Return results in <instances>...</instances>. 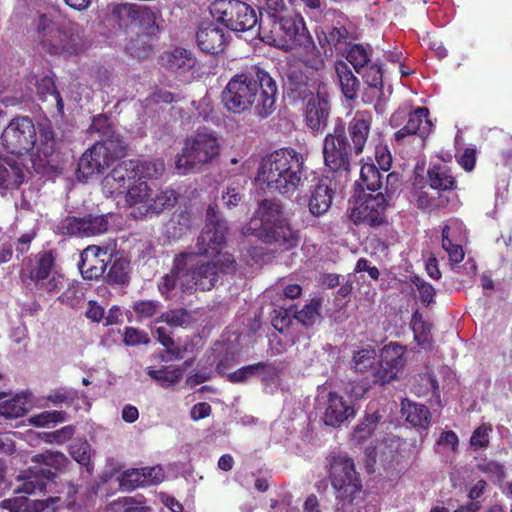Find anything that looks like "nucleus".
<instances>
[{
	"label": "nucleus",
	"instance_id": "obj_38",
	"mask_svg": "<svg viewBox=\"0 0 512 512\" xmlns=\"http://www.w3.org/2000/svg\"><path fill=\"white\" fill-rule=\"evenodd\" d=\"M336 72L344 97L349 101L356 100L360 90L359 79L353 74L346 63L338 64L336 66Z\"/></svg>",
	"mask_w": 512,
	"mask_h": 512
},
{
	"label": "nucleus",
	"instance_id": "obj_18",
	"mask_svg": "<svg viewBox=\"0 0 512 512\" xmlns=\"http://www.w3.org/2000/svg\"><path fill=\"white\" fill-rule=\"evenodd\" d=\"M110 20L120 30H127L135 24H155V13L147 6L134 3H116L111 6Z\"/></svg>",
	"mask_w": 512,
	"mask_h": 512
},
{
	"label": "nucleus",
	"instance_id": "obj_30",
	"mask_svg": "<svg viewBox=\"0 0 512 512\" xmlns=\"http://www.w3.org/2000/svg\"><path fill=\"white\" fill-rule=\"evenodd\" d=\"M25 180L23 166L15 160L0 158V192L18 189Z\"/></svg>",
	"mask_w": 512,
	"mask_h": 512
},
{
	"label": "nucleus",
	"instance_id": "obj_47",
	"mask_svg": "<svg viewBox=\"0 0 512 512\" xmlns=\"http://www.w3.org/2000/svg\"><path fill=\"white\" fill-rule=\"evenodd\" d=\"M376 359V351L371 348H363L357 352L354 353L353 359H352V368L356 372L364 373L368 371L369 369L374 368Z\"/></svg>",
	"mask_w": 512,
	"mask_h": 512
},
{
	"label": "nucleus",
	"instance_id": "obj_41",
	"mask_svg": "<svg viewBox=\"0 0 512 512\" xmlns=\"http://www.w3.org/2000/svg\"><path fill=\"white\" fill-rule=\"evenodd\" d=\"M38 91L43 101H48L55 104L57 115L62 117L64 115V102L60 92L56 89L54 80L51 77H43L38 84Z\"/></svg>",
	"mask_w": 512,
	"mask_h": 512
},
{
	"label": "nucleus",
	"instance_id": "obj_42",
	"mask_svg": "<svg viewBox=\"0 0 512 512\" xmlns=\"http://www.w3.org/2000/svg\"><path fill=\"white\" fill-rule=\"evenodd\" d=\"M346 59L353 66L355 71L360 74L362 69L368 65L371 60L372 48L369 45L352 44L349 45Z\"/></svg>",
	"mask_w": 512,
	"mask_h": 512
},
{
	"label": "nucleus",
	"instance_id": "obj_15",
	"mask_svg": "<svg viewBox=\"0 0 512 512\" xmlns=\"http://www.w3.org/2000/svg\"><path fill=\"white\" fill-rule=\"evenodd\" d=\"M0 139L7 152L22 155L35 147L37 130L31 118L18 116L5 127Z\"/></svg>",
	"mask_w": 512,
	"mask_h": 512
},
{
	"label": "nucleus",
	"instance_id": "obj_45",
	"mask_svg": "<svg viewBox=\"0 0 512 512\" xmlns=\"http://www.w3.org/2000/svg\"><path fill=\"white\" fill-rule=\"evenodd\" d=\"M405 347L397 343H389L381 353V361L400 371L405 365Z\"/></svg>",
	"mask_w": 512,
	"mask_h": 512
},
{
	"label": "nucleus",
	"instance_id": "obj_34",
	"mask_svg": "<svg viewBox=\"0 0 512 512\" xmlns=\"http://www.w3.org/2000/svg\"><path fill=\"white\" fill-rule=\"evenodd\" d=\"M401 413L402 416L405 417V420L413 427L422 430L428 429L431 421V413L424 404L416 403L409 399H403L401 402Z\"/></svg>",
	"mask_w": 512,
	"mask_h": 512
},
{
	"label": "nucleus",
	"instance_id": "obj_36",
	"mask_svg": "<svg viewBox=\"0 0 512 512\" xmlns=\"http://www.w3.org/2000/svg\"><path fill=\"white\" fill-rule=\"evenodd\" d=\"M9 393L0 392V416L14 419L24 416L28 411V401L24 394H16L10 399L3 400Z\"/></svg>",
	"mask_w": 512,
	"mask_h": 512
},
{
	"label": "nucleus",
	"instance_id": "obj_14",
	"mask_svg": "<svg viewBox=\"0 0 512 512\" xmlns=\"http://www.w3.org/2000/svg\"><path fill=\"white\" fill-rule=\"evenodd\" d=\"M429 116V109L423 106L417 107L409 113H406L404 109L396 110L390 117V125L397 128L404 118L407 117V121L403 127L394 133L393 140L398 144H404L408 138L417 136L424 144L433 127Z\"/></svg>",
	"mask_w": 512,
	"mask_h": 512
},
{
	"label": "nucleus",
	"instance_id": "obj_25",
	"mask_svg": "<svg viewBox=\"0 0 512 512\" xmlns=\"http://www.w3.org/2000/svg\"><path fill=\"white\" fill-rule=\"evenodd\" d=\"M195 37L199 49L206 54H218L227 44L225 30L213 22L202 23Z\"/></svg>",
	"mask_w": 512,
	"mask_h": 512
},
{
	"label": "nucleus",
	"instance_id": "obj_16",
	"mask_svg": "<svg viewBox=\"0 0 512 512\" xmlns=\"http://www.w3.org/2000/svg\"><path fill=\"white\" fill-rule=\"evenodd\" d=\"M387 206L388 200L383 192L379 191L376 195L363 194L356 199L350 219L355 225L380 227L387 223Z\"/></svg>",
	"mask_w": 512,
	"mask_h": 512
},
{
	"label": "nucleus",
	"instance_id": "obj_46",
	"mask_svg": "<svg viewBox=\"0 0 512 512\" xmlns=\"http://www.w3.org/2000/svg\"><path fill=\"white\" fill-rule=\"evenodd\" d=\"M450 226L444 225L442 228V248L447 252L450 262L459 264L464 260L465 252L460 244H456L450 238Z\"/></svg>",
	"mask_w": 512,
	"mask_h": 512
},
{
	"label": "nucleus",
	"instance_id": "obj_62",
	"mask_svg": "<svg viewBox=\"0 0 512 512\" xmlns=\"http://www.w3.org/2000/svg\"><path fill=\"white\" fill-rule=\"evenodd\" d=\"M132 308L139 318H152L159 311V302L153 300H140L135 302Z\"/></svg>",
	"mask_w": 512,
	"mask_h": 512
},
{
	"label": "nucleus",
	"instance_id": "obj_8",
	"mask_svg": "<svg viewBox=\"0 0 512 512\" xmlns=\"http://www.w3.org/2000/svg\"><path fill=\"white\" fill-rule=\"evenodd\" d=\"M427 184L430 191H419L415 199L421 210L436 211L447 207L458 187L450 167L440 163L428 168Z\"/></svg>",
	"mask_w": 512,
	"mask_h": 512
},
{
	"label": "nucleus",
	"instance_id": "obj_55",
	"mask_svg": "<svg viewBox=\"0 0 512 512\" xmlns=\"http://www.w3.org/2000/svg\"><path fill=\"white\" fill-rule=\"evenodd\" d=\"M255 365V373L263 382H273L282 371L280 362H258Z\"/></svg>",
	"mask_w": 512,
	"mask_h": 512
},
{
	"label": "nucleus",
	"instance_id": "obj_35",
	"mask_svg": "<svg viewBox=\"0 0 512 512\" xmlns=\"http://www.w3.org/2000/svg\"><path fill=\"white\" fill-rule=\"evenodd\" d=\"M89 132L101 137L99 142H108L110 140L113 146H116V144L127 146L123 138L116 133L114 124L106 114H99L93 117Z\"/></svg>",
	"mask_w": 512,
	"mask_h": 512
},
{
	"label": "nucleus",
	"instance_id": "obj_44",
	"mask_svg": "<svg viewBox=\"0 0 512 512\" xmlns=\"http://www.w3.org/2000/svg\"><path fill=\"white\" fill-rule=\"evenodd\" d=\"M361 184L372 192L381 190L383 187V174L375 164H364L360 170Z\"/></svg>",
	"mask_w": 512,
	"mask_h": 512
},
{
	"label": "nucleus",
	"instance_id": "obj_60",
	"mask_svg": "<svg viewBox=\"0 0 512 512\" xmlns=\"http://www.w3.org/2000/svg\"><path fill=\"white\" fill-rule=\"evenodd\" d=\"M141 473V469L125 471L120 477V487L123 490L132 491L138 487L144 486Z\"/></svg>",
	"mask_w": 512,
	"mask_h": 512
},
{
	"label": "nucleus",
	"instance_id": "obj_5",
	"mask_svg": "<svg viewBox=\"0 0 512 512\" xmlns=\"http://www.w3.org/2000/svg\"><path fill=\"white\" fill-rule=\"evenodd\" d=\"M303 173V156L292 148H281L263 159L257 178L269 190L285 194L299 187Z\"/></svg>",
	"mask_w": 512,
	"mask_h": 512
},
{
	"label": "nucleus",
	"instance_id": "obj_28",
	"mask_svg": "<svg viewBox=\"0 0 512 512\" xmlns=\"http://www.w3.org/2000/svg\"><path fill=\"white\" fill-rule=\"evenodd\" d=\"M329 102L326 98L317 95H311L305 109V121L312 131H320L327 125L329 117Z\"/></svg>",
	"mask_w": 512,
	"mask_h": 512
},
{
	"label": "nucleus",
	"instance_id": "obj_6",
	"mask_svg": "<svg viewBox=\"0 0 512 512\" xmlns=\"http://www.w3.org/2000/svg\"><path fill=\"white\" fill-rule=\"evenodd\" d=\"M56 249H43L22 261L20 279L26 287L33 286L49 295L59 293L64 287V275L57 271Z\"/></svg>",
	"mask_w": 512,
	"mask_h": 512
},
{
	"label": "nucleus",
	"instance_id": "obj_26",
	"mask_svg": "<svg viewBox=\"0 0 512 512\" xmlns=\"http://www.w3.org/2000/svg\"><path fill=\"white\" fill-rule=\"evenodd\" d=\"M178 200V195L173 189H166L151 193L150 200L131 210V215L136 219L158 215L166 209L173 208Z\"/></svg>",
	"mask_w": 512,
	"mask_h": 512
},
{
	"label": "nucleus",
	"instance_id": "obj_48",
	"mask_svg": "<svg viewBox=\"0 0 512 512\" xmlns=\"http://www.w3.org/2000/svg\"><path fill=\"white\" fill-rule=\"evenodd\" d=\"M38 132L40 137L39 152H41L45 157H49L53 154L56 144L55 133L51 123H40Z\"/></svg>",
	"mask_w": 512,
	"mask_h": 512
},
{
	"label": "nucleus",
	"instance_id": "obj_2",
	"mask_svg": "<svg viewBox=\"0 0 512 512\" xmlns=\"http://www.w3.org/2000/svg\"><path fill=\"white\" fill-rule=\"evenodd\" d=\"M277 85L267 71L251 66L235 74L222 92V102L229 112L240 114L252 107L266 118L275 110Z\"/></svg>",
	"mask_w": 512,
	"mask_h": 512
},
{
	"label": "nucleus",
	"instance_id": "obj_49",
	"mask_svg": "<svg viewBox=\"0 0 512 512\" xmlns=\"http://www.w3.org/2000/svg\"><path fill=\"white\" fill-rule=\"evenodd\" d=\"M5 508L13 512H40L45 508L43 501L29 500L26 497H17L5 501Z\"/></svg>",
	"mask_w": 512,
	"mask_h": 512
},
{
	"label": "nucleus",
	"instance_id": "obj_9",
	"mask_svg": "<svg viewBox=\"0 0 512 512\" xmlns=\"http://www.w3.org/2000/svg\"><path fill=\"white\" fill-rule=\"evenodd\" d=\"M220 144L214 132L197 131L185 140L181 154L177 155L175 166L181 173L200 169L219 156Z\"/></svg>",
	"mask_w": 512,
	"mask_h": 512
},
{
	"label": "nucleus",
	"instance_id": "obj_24",
	"mask_svg": "<svg viewBox=\"0 0 512 512\" xmlns=\"http://www.w3.org/2000/svg\"><path fill=\"white\" fill-rule=\"evenodd\" d=\"M255 236L268 244H275L282 250H291L299 243V232L293 230L286 219L264 231L255 232Z\"/></svg>",
	"mask_w": 512,
	"mask_h": 512
},
{
	"label": "nucleus",
	"instance_id": "obj_23",
	"mask_svg": "<svg viewBox=\"0 0 512 512\" xmlns=\"http://www.w3.org/2000/svg\"><path fill=\"white\" fill-rule=\"evenodd\" d=\"M255 215L257 219L252 220L245 228L246 234L255 235L254 231H264L285 219L282 206L271 199L262 200Z\"/></svg>",
	"mask_w": 512,
	"mask_h": 512
},
{
	"label": "nucleus",
	"instance_id": "obj_59",
	"mask_svg": "<svg viewBox=\"0 0 512 512\" xmlns=\"http://www.w3.org/2000/svg\"><path fill=\"white\" fill-rule=\"evenodd\" d=\"M364 82L372 88H383V69L380 64L374 63L367 67L362 76Z\"/></svg>",
	"mask_w": 512,
	"mask_h": 512
},
{
	"label": "nucleus",
	"instance_id": "obj_1",
	"mask_svg": "<svg viewBox=\"0 0 512 512\" xmlns=\"http://www.w3.org/2000/svg\"><path fill=\"white\" fill-rule=\"evenodd\" d=\"M229 227L213 205L206 210L205 226L197 238V252H180L190 262L184 275V292L211 290L219 274L234 273L236 260L231 253H222Z\"/></svg>",
	"mask_w": 512,
	"mask_h": 512
},
{
	"label": "nucleus",
	"instance_id": "obj_3",
	"mask_svg": "<svg viewBox=\"0 0 512 512\" xmlns=\"http://www.w3.org/2000/svg\"><path fill=\"white\" fill-rule=\"evenodd\" d=\"M372 122L373 116L367 110H357L347 126L342 119H337L323 142L324 163L330 171L350 173L352 157L360 156L369 141Z\"/></svg>",
	"mask_w": 512,
	"mask_h": 512
},
{
	"label": "nucleus",
	"instance_id": "obj_22",
	"mask_svg": "<svg viewBox=\"0 0 512 512\" xmlns=\"http://www.w3.org/2000/svg\"><path fill=\"white\" fill-rule=\"evenodd\" d=\"M321 306V298H312L300 311L294 305L283 307L273 303H270L267 309L270 320H315L320 316Z\"/></svg>",
	"mask_w": 512,
	"mask_h": 512
},
{
	"label": "nucleus",
	"instance_id": "obj_10",
	"mask_svg": "<svg viewBox=\"0 0 512 512\" xmlns=\"http://www.w3.org/2000/svg\"><path fill=\"white\" fill-rule=\"evenodd\" d=\"M31 461L35 463L25 476V481L18 490L26 494L42 493L47 484L53 481L57 471H62L69 463L68 458L61 452L47 450L34 455Z\"/></svg>",
	"mask_w": 512,
	"mask_h": 512
},
{
	"label": "nucleus",
	"instance_id": "obj_20",
	"mask_svg": "<svg viewBox=\"0 0 512 512\" xmlns=\"http://www.w3.org/2000/svg\"><path fill=\"white\" fill-rule=\"evenodd\" d=\"M113 253L107 247L89 245L80 254L79 271L86 280H97L102 277L111 262Z\"/></svg>",
	"mask_w": 512,
	"mask_h": 512
},
{
	"label": "nucleus",
	"instance_id": "obj_37",
	"mask_svg": "<svg viewBox=\"0 0 512 512\" xmlns=\"http://www.w3.org/2000/svg\"><path fill=\"white\" fill-rule=\"evenodd\" d=\"M309 77L297 66H291L287 73V87L295 98L305 99L312 95Z\"/></svg>",
	"mask_w": 512,
	"mask_h": 512
},
{
	"label": "nucleus",
	"instance_id": "obj_4",
	"mask_svg": "<svg viewBox=\"0 0 512 512\" xmlns=\"http://www.w3.org/2000/svg\"><path fill=\"white\" fill-rule=\"evenodd\" d=\"M28 34L34 48L50 56L68 58L87 48L79 24L58 22L51 13L37 12L31 18Z\"/></svg>",
	"mask_w": 512,
	"mask_h": 512
},
{
	"label": "nucleus",
	"instance_id": "obj_7",
	"mask_svg": "<svg viewBox=\"0 0 512 512\" xmlns=\"http://www.w3.org/2000/svg\"><path fill=\"white\" fill-rule=\"evenodd\" d=\"M305 31L303 18L289 11L275 17L259 20V39L284 51L292 50Z\"/></svg>",
	"mask_w": 512,
	"mask_h": 512
},
{
	"label": "nucleus",
	"instance_id": "obj_40",
	"mask_svg": "<svg viewBox=\"0 0 512 512\" xmlns=\"http://www.w3.org/2000/svg\"><path fill=\"white\" fill-rule=\"evenodd\" d=\"M152 189L146 181L135 179L127 188L125 194L126 202L130 207L136 208L149 202Z\"/></svg>",
	"mask_w": 512,
	"mask_h": 512
},
{
	"label": "nucleus",
	"instance_id": "obj_31",
	"mask_svg": "<svg viewBox=\"0 0 512 512\" xmlns=\"http://www.w3.org/2000/svg\"><path fill=\"white\" fill-rule=\"evenodd\" d=\"M334 194V189L326 181L321 180L311 191L309 212L315 217L326 214L332 205Z\"/></svg>",
	"mask_w": 512,
	"mask_h": 512
},
{
	"label": "nucleus",
	"instance_id": "obj_64",
	"mask_svg": "<svg viewBox=\"0 0 512 512\" xmlns=\"http://www.w3.org/2000/svg\"><path fill=\"white\" fill-rule=\"evenodd\" d=\"M478 468L480 471H482L485 474L490 475L495 481H502L505 476V467L493 460H483L481 463H479Z\"/></svg>",
	"mask_w": 512,
	"mask_h": 512
},
{
	"label": "nucleus",
	"instance_id": "obj_63",
	"mask_svg": "<svg viewBox=\"0 0 512 512\" xmlns=\"http://www.w3.org/2000/svg\"><path fill=\"white\" fill-rule=\"evenodd\" d=\"M143 39H147V35H137L136 39H132L127 44V50L133 57L144 58L152 50V46L146 43Z\"/></svg>",
	"mask_w": 512,
	"mask_h": 512
},
{
	"label": "nucleus",
	"instance_id": "obj_12",
	"mask_svg": "<svg viewBox=\"0 0 512 512\" xmlns=\"http://www.w3.org/2000/svg\"><path fill=\"white\" fill-rule=\"evenodd\" d=\"M210 13L217 22L235 32L248 31L259 25L255 9L241 0H215Z\"/></svg>",
	"mask_w": 512,
	"mask_h": 512
},
{
	"label": "nucleus",
	"instance_id": "obj_52",
	"mask_svg": "<svg viewBox=\"0 0 512 512\" xmlns=\"http://www.w3.org/2000/svg\"><path fill=\"white\" fill-rule=\"evenodd\" d=\"M300 62H302L305 67L314 71H319L325 66V61L314 43L305 47V50L300 57Z\"/></svg>",
	"mask_w": 512,
	"mask_h": 512
},
{
	"label": "nucleus",
	"instance_id": "obj_58",
	"mask_svg": "<svg viewBox=\"0 0 512 512\" xmlns=\"http://www.w3.org/2000/svg\"><path fill=\"white\" fill-rule=\"evenodd\" d=\"M70 454L76 462L86 466L87 471L90 472V445L87 441H75L70 446Z\"/></svg>",
	"mask_w": 512,
	"mask_h": 512
},
{
	"label": "nucleus",
	"instance_id": "obj_43",
	"mask_svg": "<svg viewBox=\"0 0 512 512\" xmlns=\"http://www.w3.org/2000/svg\"><path fill=\"white\" fill-rule=\"evenodd\" d=\"M381 418L382 416L377 411L367 413L364 419L355 427L352 440L356 443L367 440L375 431Z\"/></svg>",
	"mask_w": 512,
	"mask_h": 512
},
{
	"label": "nucleus",
	"instance_id": "obj_17",
	"mask_svg": "<svg viewBox=\"0 0 512 512\" xmlns=\"http://www.w3.org/2000/svg\"><path fill=\"white\" fill-rule=\"evenodd\" d=\"M322 33L323 38L319 37V43L325 49V53L328 46L331 54L334 50L340 51L351 45L360 36L357 27L341 12H335L333 24L327 26Z\"/></svg>",
	"mask_w": 512,
	"mask_h": 512
},
{
	"label": "nucleus",
	"instance_id": "obj_13",
	"mask_svg": "<svg viewBox=\"0 0 512 512\" xmlns=\"http://www.w3.org/2000/svg\"><path fill=\"white\" fill-rule=\"evenodd\" d=\"M126 150L127 146H120L119 144L113 146L110 140L108 142H96L79 159L78 179L87 180L94 174H102L117 159L125 156Z\"/></svg>",
	"mask_w": 512,
	"mask_h": 512
},
{
	"label": "nucleus",
	"instance_id": "obj_61",
	"mask_svg": "<svg viewBox=\"0 0 512 512\" xmlns=\"http://www.w3.org/2000/svg\"><path fill=\"white\" fill-rule=\"evenodd\" d=\"M492 432L490 424H482L475 429L471 438L470 445L474 449L486 448L489 445V434Z\"/></svg>",
	"mask_w": 512,
	"mask_h": 512
},
{
	"label": "nucleus",
	"instance_id": "obj_21",
	"mask_svg": "<svg viewBox=\"0 0 512 512\" xmlns=\"http://www.w3.org/2000/svg\"><path fill=\"white\" fill-rule=\"evenodd\" d=\"M133 167L136 166L130 160L121 161L113 167L101 182L102 192L107 197L124 194L130 184L135 181Z\"/></svg>",
	"mask_w": 512,
	"mask_h": 512
},
{
	"label": "nucleus",
	"instance_id": "obj_51",
	"mask_svg": "<svg viewBox=\"0 0 512 512\" xmlns=\"http://www.w3.org/2000/svg\"><path fill=\"white\" fill-rule=\"evenodd\" d=\"M147 374L154 380L162 383L163 385H171L180 381L183 376V370L180 368L165 367L160 370L152 368L147 369Z\"/></svg>",
	"mask_w": 512,
	"mask_h": 512
},
{
	"label": "nucleus",
	"instance_id": "obj_57",
	"mask_svg": "<svg viewBox=\"0 0 512 512\" xmlns=\"http://www.w3.org/2000/svg\"><path fill=\"white\" fill-rule=\"evenodd\" d=\"M398 373L399 371L381 361L377 366H374L373 368L372 382L374 384L380 385L387 384L395 380Z\"/></svg>",
	"mask_w": 512,
	"mask_h": 512
},
{
	"label": "nucleus",
	"instance_id": "obj_19",
	"mask_svg": "<svg viewBox=\"0 0 512 512\" xmlns=\"http://www.w3.org/2000/svg\"><path fill=\"white\" fill-rule=\"evenodd\" d=\"M65 236L91 237L108 230V219L105 215L87 214L83 217L67 216L58 227Z\"/></svg>",
	"mask_w": 512,
	"mask_h": 512
},
{
	"label": "nucleus",
	"instance_id": "obj_56",
	"mask_svg": "<svg viewBox=\"0 0 512 512\" xmlns=\"http://www.w3.org/2000/svg\"><path fill=\"white\" fill-rule=\"evenodd\" d=\"M410 281L418 291L420 300L423 304L428 306L430 303L434 301L436 291L435 288L430 283L426 282L418 275L411 276Z\"/></svg>",
	"mask_w": 512,
	"mask_h": 512
},
{
	"label": "nucleus",
	"instance_id": "obj_32",
	"mask_svg": "<svg viewBox=\"0 0 512 512\" xmlns=\"http://www.w3.org/2000/svg\"><path fill=\"white\" fill-rule=\"evenodd\" d=\"M189 265H191V263L187 262L181 253L174 257L170 272L162 277V281L158 285L162 295L169 294L177 286L184 292V275Z\"/></svg>",
	"mask_w": 512,
	"mask_h": 512
},
{
	"label": "nucleus",
	"instance_id": "obj_27",
	"mask_svg": "<svg viewBox=\"0 0 512 512\" xmlns=\"http://www.w3.org/2000/svg\"><path fill=\"white\" fill-rule=\"evenodd\" d=\"M355 417V409L351 403L337 393H329L323 420L331 427H340L346 421Z\"/></svg>",
	"mask_w": 512,
	"mask_h": 512
},
{
	"label": "nucleus",
	"instance_id": "obj_53",
	"mask_svg": "<svg viewBox=\"0 0 512 512\" xmlns=\"http://www.w3.org/2000/svg\"><path fill=\"white\" fill-rule=\"evenodd\" d=\"M411 329L414 334V339L418 345L423 349L428 350L432 348V337H431V322H410Z\"/></svg>",
	"mask_w": 512,
	"mask_h": 512
},
{
	"label": "nucleus",
	"instance_id": "obj_11",
	"mask_svg": "<svg viewBox=\"0 0 512 512\" xmlns=\"http://www.w3.org/2000/svg\"><path fill=\"white\" fill-rule=\"evenodd\" d=\"M329 476L335 491L337 510L344 508L353 501L361 490V481L355 470L354 461L346 454H338L329 458Z\"/></svg>",
	"mask_w": 512,
	"mask_h": 512
},
{
	"label": "nucleus",
	"instance_id": "obj_33",
	"mask_svg": "<svg viewBox=\"0 0 512 512\" xmlns=\"http://www.w3.org/2000/svg\"><path fill=\"white\" fill-rule=\"evenodd\" d=\"M111 265L107 273L103 275L104 281L111 286H126L130 282L131 263L130 260L118 253L113 254Z\"/></svg>",
	"mask_w": 512,
	"mask_h": 512
},
{
	"label": "nucleus",
	"instance_id": "obj_39",
	"mask_svg": "<svg viewBox=\"0 0 512 512\" xmlns=\"http://www.w3.org/2000/svg\"><path fill=\"white\" fill-rule=\"evenodd\" d=\"M136 167H133L135 179L145 181L146 179H157L165 171L164 161L154 160H130Z\"/></svg>",
	"mask_w": 512,
	"mask_h": 512
},
{
	"label": "nucleus",
	"instance_id": "obj_29",
	"mask_svg": "<svg viewBox=\"0 0 512 512\" xmlns=\"http://www.w3.org/2000/svg\"><path fill=\"white\" fill-rule=\"evenodd\" d=\"M161 61L166 69L178 75L191 71L197 62L192 51L181 47L165 52L161 56Z\"/></svg>",
	"mask_w": 512,
	"mask_h": 512
},
{
	"label": "nucleus",
	"instance_id": "obj_50",
	"mask_svg": "<svg viewBox=\"0 0 512 512\" xmlns=\"http://www.w3.org/2000/svg\"><path fill=\"white\" fill-rule=\"evenodd\" d=\"M259 9V20H265L289 12L284 0H257Z\"/></svg>",
	"mask_w": 512,
	"mask_h": 512
},
{
	"label": "nucleus",
	"instance_id": "obj_54",
	"mask_svg": "<svg viewBox=\"0 0 512 512\" xmlns=\"http://www.w3.org/2000/svg\"><path fill=\"white\" fill-rule=\"evenodd\" d=\"M67 420V414L63 411H43L32 416L29 422L37 427H44L49 424L61 423Z\"/></svg>",
	"mask_w": 512,
	"mask_h": 512
}]
</instances>
